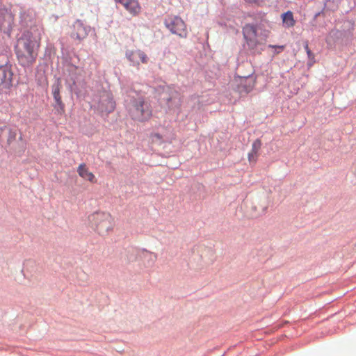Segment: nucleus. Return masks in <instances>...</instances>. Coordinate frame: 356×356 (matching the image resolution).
Listing matches in <instances>:
<instances>
[{
  "label": "nucleus",
  "instance_id": "20e7f679",
  "mask_svg": "<svg viewBox=\"0 0 356 356\" xmlns=\"http://www.w3.org/2000/svg\"><path fill=\"white\" fill-rule=\"evenodd\" d=\"M165 27L172 33L180 38L187 37L188 31L184 21L178 16L170 15L165 19Z\"/></svg>",
  "mask_w": 356,
  "mask_h": 356
},
{
  "label": "nucleus",
  "instance_id": "1a4fd4ad",
  "mask_svg": "<svg viewBox=\"0 0 356 356\" xmlns=\"http://www.w3.org/2000/svg\"><path fill=\"white\" fill-rule=\"evenodd\" d=\"M119 3L133 16L138 15L141 10V7L138 0H115Z\"/></svg>",
  "mask_w": 356,
  "mask_h": 356
},
{
  "label": "nucleus",
  "instance_id": "39448f33",
  "mask_svg": "<svg viewBox=\"0 0 356 356\" xmlns=\"http://www.w3.org/2000/svg\"><path fill=\"white\" fill-rule=\"evenodd\" d=\"M243 34L250 49H255L259 44L257 38V28L254 25L248 24L243 28Z\"/></svg>",
  "mask_w": 356,
  "mask_h": 356
},
{
  "label": "nucleus",
  "instance_id": "ddd939ff",
  "mask_svg": "<svg viewBox=\"0 0 356 356\" xmlns=\"http://www.w3.org/2000/svg\"><path fill=\"white\" fill-rule=\"evenodd\" d=\"M261 142L259 139H257L254 140L252 145V149L248 153V161L250 163H255L257 157H258V152L261 148Z\"/></svg>",
  "mask_w": 356,
  "mask_h": 356
},
{
  "label": "nucleus",
  "instance_id": "f8f14e48",
  "mask_svg": "<svg viewBox=\"0 0 356 356\" xmlns=\"http://www.w3.org/2000/svg\"><path fill=\"white\" fill-rule=\"evenodd\" d=\"M173 138V136L170 134H161L159 133H152L150 135L152 143L156 144H162L163 143H170Z\"/></svg>",
  "mask_w": 356,
  "mask_h": 356
},
{
  "label": "nucleus",
  "instance_id": "9d476101",
  "mask_svg": "<svg viewBox=\"0 0 356 356\" xmlns=\"http://www.w3.org/2000/svg\"><path fill=\"white\" fill-rule=\"evenodd\" d=\"M62 88L61 82L58 79L56 83L52 86V94L54 100L56 101L58 106L59 107L60 111V113L64 112L65 106L62 102V98L60 94V89Z\"/></svg>",
  "mask_w": 356,
  "mask_h": 356
},
{
  "label": "nucleus",
  "instance_id": "6e6552de",
  "mask_svg": "<svg viewBox=\"0 0 356 356\" xmlns=\"http://www.w3.org/2000/svg\"><path fill=\"white\" fill-rule=\"evenodd\" d=\"M13 73L10 66L6 65L0 66V86L9 88L12 86Z\"/></svg>",
  "mask_w": 356,
  "mask_h": 356
},
{
  "label": "nucleus",
  "instance_id": "f03ea898",
  "mask_svg": "<svg viewBox=\"0 0 356 356\" xmlns=\"http://www.w3.org/2000/svg\"><path fill=\"white\" fill-rule=\"evenodd\" d=\"M90 226L102 236H106L114 228V220L112 216L105 211H95L88 216Z\"/></svg>",
  "mask_w": 356,
  "mask_h": 356
},
{
  "label": "nucleus",
  "instance_id": "423d86ee",
  "mask_svg": "<svg viewBox=\"0 0 356 356\" xmlns=\"http://www.w3.org/2000/svg\"><path fill=\"white\" fill-rule=\"evenodd\" d=\"M89 31V26H86L81 20H76L72 26L71 36L80 41L87 37Z\"/></svg>",
  "mask_w": 356,
  "mask_h": 356
},
{
  "label": "nucleus",
  "instance_id": "4468645a",
  "mask_svg": "<svg viewBox=\"0 0 356 356\" xmlns=\"http://www.w3.org/2000/svg\"><path fill=\"white\" fill-rule=\"evenodd\" d=\"M283 25L286 28L293 27L296 24V20L291 11H287L281 15Z\"/></svg>",
  "mask_w": 356,
  "mask_h": 356
},
{
  "label": "nucleus",
  "instance_id": "a211bd4d",
  "mask_svg": "<svg viewBox=\"0 0 356 356\" xmlns=\"http://www.w3.org/2000/svg\"><path fill=\"white\" fill-rule=\"evenodd\" d=\"M268 47L269 48L275 49L277 54L281 52L284 49V46H283V45H272V44H270V45H268Z\"/></svg>",
  "mask_w": 356,
  "mask_h": 356
},
{
  "label": "nucleus",
  "instance_id": "f3484780",
  "mask_svg": "<svg viewBox=\"0 0 356 356\" xmlns=\"http://www.w3.org/2000/svg\"><path fill=\"white\" fill-rule=\"evenodd\" d=\"M305 49L306 50L308 58L310 60H313L314 59V54L312 52V51L309 48V45L307 43L305 45Z\"/></svg>",
  "mask_w": 356,
  "mask_h": 356
},
{
  "label": "nucleus",
  "instance_id": "7ed1b4c3",
  "mask_svg": "<svg viewBox=\"0 0 356 356\" xmlns=\"http://www.w3.org/2000/svg\"><path fill=\"white\" fill-rule=\"evenodd\" d=\"M131 119L144 122L148 121L152 116V110L150 104L143 98L134 99L129 109Z\"/></svg>",
  "mask_w": 356,
  "mask_h": 356
},
{
  "label": "nucleus",
  "instance_id": "dca6fc26",
  "mask_svg": "<svg viewBox=\"0 0 356 356\" xmlns=\"http://www.w3.org/2000/svg\"><path fill=\"white\" fill-rule=\"evenodd\" d=\"M256 81L253 78H247L245 79V83H242L241 87L245 92H250L255 86Z\"/></svg>",
  "mask_w": 356,
  "mask_h": 356
},
{
  "label": "nucleus",
  "instance_id": "6ab92c4d",
  "mask_svg": "<svg viewBox=\"0 0 356 356\" xmlns=\"http://www.w3.org/2000/svg\"><path fill=\"white\" fill-rule=\"evenodd\" d=\"M245 1L248 3H254V2H256L257 0H245Z\"/></svg>",
  "mask_w": 356,
  "mask_h": 356
},
{
  "label": "nucleus",
  "instance_id": "2eb2a0df",
  "mask_svg": "<svg viewBox=\"0 0 356 356\" xmlns=\"http://www.w3.org/2000/svg\"><path fill=\"white\" fill-rule=\"evenodd\" d=\"M106 102V106L104 108V111L108 113L112 112L115 108V102H113V99L109 96L106 95V97H102L101 100L102 104V109L104 110V102Z\"/></svg>",
  "mask_w": 356,
  "mask_h": 356
},
{
  "label": "nucleus",
  "instance_id": "9b49d317",
  "mask_svg": "<svg viewBox=\"0 0 356 356\" xmlns=\"http://www.w3.org/2000/svg\"><path fill=\"white\" fill-rule=\"evenodd\" d=\"M77 172L79 175L85 180H87L91 183L96 182V178L94 174L92 172L89 171L88 168L84 163L79 165V166L77 168Z\"/></svg>",
  "mask_w": 356,
  "mask_h": 356
},
{
  "label": "nucleus",
  "instance_id": "f257e3e1",
  "mask_svg": "<svg viewBox=\"0 0 356 356\" xmlns=\"http://www.w3.org/2000/svg\"><path fill=\"white\" fill-rule=\"evenodd\" d=\"M40 42V36L33 35L30 31L23 33L18 40L15 47L17 57L20 65L26 67L35 63Z\"/></svg>",
  "mask_w": 356,
  "mask_h": 356
},
{
  "label": "nucleus",
  "instance_id": "0eeeda50",
  "mask_svg": "<svg viewBox=\"0 0 356 356\" xmlns=\"http://www.w3.org/2000/svg\"><path fill=\"white\" fill-rule=\"evenodd\" d=\"M126 57L134 66H138L140 63L145 64L148 62L146 54L139 49L127 51Z\"/></svg>",
  "mask_w": 356,
  "mask_h": 356
}]
</instances>
